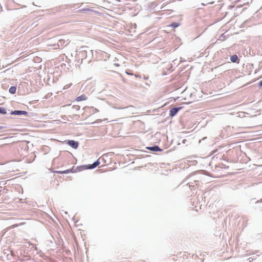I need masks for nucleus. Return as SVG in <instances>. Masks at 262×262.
<instances>
[{"instance_id": "nucleus-13", "label": "nucleus", "mask_w": 262, "mask_h": 262, "mask_svg": "<svg viewBox=\"0 0 262 262\" xmlns=\"http://www.w3.org/2000/svg\"><path fill=\"white\" fill-rule=\"evenodd\" d=\"M180 25V24L178 23H173L171 24L170 26L172 27L173 28H176Z\"/></svg>"}, {"instance_id": "nucleus-1", "label": "nucleus", "mask_w": 262, "mask_h": 262, "mask_svg": "<svg viewBox=\"0 0 262 262\" xmlns=\"http://www.w3.org/2000/svg\"><path fill=\"white\" fill-rule=\"evenodd\" d=\"M97 166L95 165V163H93L92 164L89 165H81L80 166L77 167V171H82L85 169H93L96 168Z\"/></svg>"}, {"instance_id": "nucleus-17", "label": "nucleus", "mask_w": 262, "mask_h": 262, "mask_svg": "<svg viewBox=\"0 0 262 262\" xmlns=\"http://www.w3.org/2000/svg\"><path fill=\"white\" fill-rule=\"evenodd\" d=\"M259 202H262V199H261L260 200H258L257 201L255 202V203H259Z\"/></svg>"}, {"instance_id": "nucleus-15", "label": "nucleus", "mask_w": 262, "mask_h": 262, "mask_svg": "<svg viewBox=\"0 0 262 262\" xmlns=\"http://www.w3.org/2000/svg\"><path fill=\"white\" fill-rule=\"evenodd\" d=\"M189 185V187L190 189H192L194 187V185L191 184L190 183H188Z\"/></svg>"}, {"instance_id": "nucleus-16", "label": "nucleus", "mask_w": 262, "mask_h": 262, "mask_svg": "<svg viewBox=\"0 0 262 262\" xmlns=\"http://www.w3.org/2000/svg\"><path fill=\"white\" fill-rule=\"evenodd\" d=\"M258 86H259V87L262 86V80H260V81L259 82V83H258Z\"/></svg>"}, {"instance_id": "nucleus-24", "label": "nucleus", "mask_w": 262, "mask_h": 262, "mask_svg": "<svg viewBox=\"0 0 262 262\" xmlns=\"http://www.w3.org/2000/svg\"><path fill=\"white\" fill-rule=\"evenodd\" d=\"M79 107L77 106V108H76V110H79Z\"/></svg>"}, {"instance_id": "nucleus-3", "label": "nucleus", "mask_w": 262, "mask_h": 262, "mask_svg": "<svg viewBox=\"0 0 262 262\" xmlns=\"http://www.w3.org/2000/svg\"><path fill=\"white\" fill-rule=\"evenodd\" d=\"M28 114V113L27 111H21V110L12 111L10 113L11 115H18V116H20V115L27 116Z\"/></svg>"}, {"instance_id": "nucleus-19", "label": "nucleus", "mask_w": 262, "mask_h": 262, "mask_svg": "<svg viewBox=\"0 0 262 262\" xmlns=\"http://www.w3.org/2000/svg\"><path fill=\"white\" fill-rule=\"evenodd\" d=\"M213 3H214V2H209V3H208L207 4H213Z\"/></svg>"}, {"instance_id": "nucleus-10", "label": "nucleus", "mask_w": 262, "mask_h": 262, "mask_svg": "<svg viewBox=\"0 0 262 262\" xmlns=\"http://www.w3.org/2000/svg\"><path fill=\"white\" fill-rule=\"evenodd\" d=\"M87 99V97L85 95H81L78 97H77L76 100L78 101L85 100Z\"/></svg>"}, {"instance_id": "nucleus-12", "label": "nucleus", "mask_w": 262, "mask_h": 262, "mask_svg": "<svg viewBox=\"0 0 262 262\" xmlns=\"http://www.w3.org/2000/svg\"><path fill=\"white\" fill-rule=\"evenodd\" d=\"M0 114H3V115L6 114H7L6 109L3 107H0Z\"/></svg>"}, {"instance_id": "nucleus-9", "label": "nucleus", "mask_w": 262, "mask_h": 262, "mask_svg": "<svg viewBox=\"0 0 262 262\" xmlns=\"http://www.w3.org/2000/svg\"><path fill=\"white\" fill-rule=\"evenodd\" d=\"M230 60L232 62L235 63L238 62L239 59L238 56L235 54L231 56Z\"/></svg>"}, {"instance_id": "nucleus-4", "label": "nucleus", "mask_w": 262, "mask_h": 262, "mask_svg": "<svg viewBox=\"0 0 262 262\" xmlns=\"http://www.w3.org/2000/svg\"><path fill=\"white\" fill-rule=\"evenodd\" d=\"M68 144L74 149H77L79 145V142L73 140H69L67 142Z\"/></svg>"}, {"instance_id": "nucleus-21", "label": "nucleus", "mask_w": 262, "mask_h": 262, "mask_svg": "<svg viewBox=\"0 0 262 262\" xmlns=\"http://www.w3.org/2000/svg\"><path fill=\"white\" fill-rule=\"evenodd\" d=\"M201 5L202 6H206L207 4H205L204 3H202Z\"/></svg>"}, {"instance_id": "nucleus-18", "label": "nucleus", "mask_w": 262, "mask_h": 262, "mask_svg": "<svg viewBox=\"0 0 262 262\" xmlns=\"http://www.w3.org/2000/svg\"><path fill=\"white\" fill-rule=\"evenodd\" d=\"M255 199H251V200H250V203H252L253 201H254V200H255Z\"/></svg>"}, {"instance_id": "nucleus-20", "label": "nucleus", "mask_w": 262, "mask_h": 262, "mask_svg": "<svg viewBox=\"0 0 262 262\" xmlns=\"http://www.w3.org/2000/svg\"><path fill=\"white\" fill-rule=\"evenodd\" d=\"M198 182H199L198 181H194V183L195 184V185H197V184H198V183H198Z\"/></svg>"}, {"instance_id": "nucleus-6", "label": "nucleus", "mask_w": 262, "mask_h": 262, "mask_svg": "<svg viewBox=\"0 0 262 262\" xmlns=\"http://www.w3.org/2000/svg\"><path fill=\"white\" fill-rule=\"evenodd\" d=\"M146 148L150 151L154 152L162 151V149H161L158 145H156L152 146L147 147Z\"/></svg>"}, {"instance_id": "nucleus-5", "label": "nucleus", "mask_w": 262, "mask_h": 262, "mask_svg": "<svg viewBox=\"0 0 262 262\" xmlns=\"http://www.w3.org/2000/svg\"><path fill=\"white\" fill-rule=\"evenodd\" d=\"M69 42L70 41H69V39L66 40L65 39H60L57 42V46L58 47L66 46L69 43Z\"/></svg>"}, {"instance_id": "nucleus-11", "label": "nucleus", "mask_w": 262, "mask_h": 262, "mask_svg": "<svg viewBox=\"0 0 262 262\" xmlns=\"http://www.w3.org/2000/svg\"><path fill=\"white\" fill-rule=\"evenodd\" d=\"M16 87L15 86H11L9 89V92L11 94H14L16 93Z\"/></svg>"}, {"instance_id": "nucleus-8", "label": "nucleus", "mask_w": 262, "mask_h": 262, "mask_svg": "<svg viewBox=\"0 0 262 262\" xmlns=\"http://www.w3.org/2000/svg\"><path fill=\"white\" fill-rule=\"evenodd\" d=\"M229 36V35L228 34H226V32L224 33H223L220 36L218 40H220V41H224L227 38H228Z\"/></svg>"}, {"instance_id": "nucleus-23", "label": "nucleus", "mask_w": 262, "mask_h": 262, "mask_svg": "<svg viewBox=\"0 0 262 262\" xmlns=\"http://www.w3.org/2000/svg\"><path fill=\"white\" fill-rule=\"evenodd\" d=\"M95 110L96 112H98V110L97 109H96V108H95Z\"/></svg>"}, {"instance_id": "nucleus-2", "label": "nucleus", "mask_w": 262, "mask_h": 262, "mask_svg": "<svg viewBox=\"0 0 262 262\" xmlns=\"http://www.w3.org/2000/svg\"><path fill=\"white\" fill-rule=\"evenodd\" d=\"M183 108V106L174 107L171 108L169 111V116L171 117L177 115L178 112Z\"/></svg>"}, {"instance_id": "nucleus-22", "label": "nucleus", "mask_w": 262, "mask_h": 262, "mask_svg": "<svg viewBox=\"0 0 262 262\" xmlns=\"http://www.w3.org/2000/svg\"><path fill=\"white\" fill-rule=\"evenodd\" d=\"M186 141V139H184L183 141V143H185V142Z\"/></svg>"}, {"instance_id": "nucleus-25", "label": "nucleus", "mask_w": 262, "mask_h": 262, "mask_svg": "<svg viewBox=\"0 0 262 262\" xmlns=\"http://www.w3.org/2000/svg\"><path fill=\"white\" fill-rule=\"evenodd\" d=\"M261 210H262V208H261Z\"/></svg>"}, {"instance_id": "nucleus-14", "label": "nucleus", "mask_w": 262, "mask_h": 262, "mask_svg": "<svg viewBox=\"0 0 262 262\" xmlns=\"http://www.w3.org/2000/svg\"><path fill=\"white\" fill-rule=\"evenodd\" d=\"M94 163H95V165L96 166H98L99 164H100V162L99 161V160H97L96 161H95Z\"/></svg>"}, {"instance_id": "nucleus-7", "label": "nucleus", "mask_w": 262, "mask_h": 262, "mask_svg": "<svg viewBox=\"0 0 262 262\" xmlns=\"http://www.w3.org/2000/svg\"><path fill=\"white\" fill-rule=\"evenodd\" d=\"M77 171H77V168H76L75 169H74V170H73V169L72 168V169H67V170H66L64 171H56L55 172L58 173H68L69 172H76Z\"/></svg>"}]
</instances>
